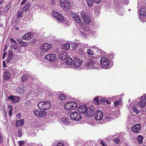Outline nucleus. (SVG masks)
I'll return each mask as SVG.
<instances>
[{"label":"nucleus","mask_w":146,"mask_h":146,"mask_svg":"<svg viewBox=\"0 0 146 146\" xmlns=\"http://www.w3.org/2000/svg\"><path fill=\"white\" fill-rule=\"evenodd\" d=\"M97 58L91 56L87 60L85 66L90 69H96L97 68L98 63L96 62Z\"/></svg>","instance_id":"obj_1"},{"label":"nucleus","mask_w":146,"mask_h":146,"mask_svg":"<svg viewBox=\"0 0 146 146\" xmlns=\"http://www.w3.org/2000/svg\"><path fill=\"white\" fill-rule=\"evenodd\" d=\"M37 106L42 110H46L50 108L51 105L49 102L45 101L39 102L37 104Z\"/></svg>","instance_id":"obj_2"},{"label":"nucleus","mask_w":146,"mask_h":146,"mask_svg":"<svg viewBox=\"0 0 146 146\" xmlns=\"http://www.w3.org/2000/svg\"><path fill=\"white\" fill-rule=\"evenodd\" d=\"M59 3L62 7L64 10H67L70 7V4L66 0H60Z\"/></svg>","instance_id":"obj_3"},{"label":"nucleus","mask_w":146,"mask_h":146,"mask_svg":"<svg viewBox=\"0 0 146 146\" xmlns=\"http://www.w3.org/2000/svg\"><path fill=\"white\" fill-rule=\"evenodd\" d=\"M65 108L67 110H73L75 109L77 107V104L75 102H70L64 105Z\"/></svg>","instance_id":"obj_4"},{"label":"nucleus","mask_w":146,"mask_h":146,"mask_svg":"<svg viewBox=\"0 0 146 146\" xmlns=\"http://www.w3.org/2000/svg\"><path fill=\"white\" fill-rule=\"evenodd\" d=\"M70 117L72 119L75 121H80L82 118L81 115L77 112H74L70 115Z\"/></svg>","instance_id":"obj_5"},{"label":"nucleus","mask_w":146,"mask_h":146,"mask_svg":"<svg viewBox=\"0 0 146 146\" xmlns=\"http://www.w3.org/2000/svg\"><path fill=\"white\" fill-rule=\"evenodd\" d=\"M95 111V108L93 106H90L87 109L86 115L88 117H90L93 115Z\"/></svg>","instance_id":"obj_6"},{"label":"nucleus","mask_w":146,"mask_h":146,"mask_svg":"<svg viewBox=\"0 0 146 146\" xmlns=\"http://www.w3.org/2000/svg\"><path fill=\"white\" fill-rule=\"evenodd\" d=\"M100 63L102 67L106 68L108 67L109 65V61L108 58L103 57L101 59Z\"/></svg>","instance_id":"obj_7"},{"label":"nucleus","mask_w":146,"mask_h":146,"mask_svg":"<svg viewBox=\"0 0 146 146\" xmlns=\"http://www.w3.org/2000/svg\"><path fill=\"white\" fill-rule=\"evenodd\" d=\"M35 115L38 117H42L46 115V113L45 111H42L38 110H35L33 111Z\"/></svg>","instance_id":"obj_8"},{"label":"nucleus","mask_w":146,"mask_h":146,"mask_svg":"<svg viewBox=\"0 0 146 146\" xmlns=\"http://www.w3.org/2000/svg\"><path fill=\"white\" fill-rule=\"evenodd\" d=\"M81 16L86 24H89L90 23L91 21V19L86 15L85 12L82 11L81 12Z\"/></svg>","instance_id":"obj_9"},{"label":"nucleus","mask_w":146,"mask_h":146,"mask_svg":"<svg viewBox=\"0 0 146 146\" xmlns=\"http://www.w3.org/2000/svg\"><path fill=\"white\" fill-rule=\"evenodd\" d=\"M103 117V113L101 111L98 110L96 111L94 115V118L96 120H102Z\"/></svg>","instance_id":"obj_10"},{"label":"nucleus","mask_w":146,"mask_h":146,"mask_svg":"<svg viewBox=\"0 0 146 146\" xmlns=\"http://www.w3.org/2000/svg\"><path fill=\"white\" fill-rule=\"evenodd\" d=\"M52 47V45L51 44H49L48 43H45L42 45L40 47V49L42 52H45L48 51Z\"/></svg>","instance_id":"obj_11"},{"label":"nucleus","mask_w":146,"mask_h":146,"mask_svg":"<svg viewBox=\"0 0 146 146\" xmlns=\"http://www.w3.org/2000/svg\"><path fill=\"white\" fill-rule=\"evenodd\" d=\"M87 106L85 104L80 106H79L78 109V111L80 113L83 114L85 113L87 110Z\"/></svg>","instance_id":"obj_12"},{"label":"nucleus","mask_w":146,"mask_h":146,"mask_svg":"<svg viewBox=\"0 0 146 146\" xmlns=\"http://www.w3.org/2000/svg\"><path fill=\"white\" fill-rule=\"evenodd\" d=\"M7 99L11 100L13 103H16L19 101L20 97L11 95L10 96L8 97Z\"/></svg>","instance_id":"obj_13"},{"label":"nucleus","mask_w":146,"mask_h":146,"mask_svg":"<svg viewBox=\"0 0 146 146\" xmlns=\"http://www.w3.org/2000/svg\"><path fill=\"white\" fill-rule=\"evenodd\" d=\"M82 64V61L80 60L78 58L75 57L74 59V65L76 67H78L81 66Z\"/></svg>","instance_id":"obj_14"},{"label":"nucleus","mask_w":146,"mask_h":146,"mask_svg":"<svg viewBox=\"0 0 146 146\" xmlns=\"http://www.w3.org/2000/svg\"><path fill=\"white\" fill-rule=\"evenodd\" d=\"M52 15L59 21H63L64 20V18L62 15L58 13L53 12Z\"/></svg>","instance_id":"obj_15"},{"label":"nucleus","mask_w":146,"mask_h":146,"mask_svg":"<svg viewBox=\"0 0 146 146\" xmlns=\"http://www.w3.org/2000/svg\"><path fill=\"white\" fill-rule=\"evenodd\" d=\"M45 58L50 62L54 61L56 60L57 59L55 55L52 54H49L47 55Z\"/></svg>","instance_id":"obj_16"},{"label":"nucleus","mask_w":146,"mask_h":146,"mask_svg":"<svg viewBox=\"0 0 146 146\" xmlns=\"http://www.w3.org/2000/svg\"><path fill=\"white\" fill-rule=\"evenodd\" d=\"M141 128V125L140 124H136L132 127L131 130L134 133H138L139 132Z\"/></svg>","instance_id":"obj_17"},{"label":"nucleus","mask_w":146,"mask_h":146,"mask_svg":"<svg viewBox=\"0 0 146 146\" xmlns=\"http://www.w3.org/2000/svg\"><path fill=\"white\" fill-rule=\"evenodd\" d=\"M139 104L141 108H143L144 106H146V97L143 96L141 97Z\"/></svg>","instance_id":"obj_18"},{"label":"nucleus","mask_w":146,"mask_h":146,"mask_svg":"<svg viewBox=\"0 0 146 146\" xmlns=\"http://www.w3.org/2000/svg\"><path fill=\"white\" fill-rule=\"evenodd\" d=\"M33 35H32L31 33L28 32L27 33L25 34L22 37L23 40H29L32 38Z\"/></svg>","instance_id":"obj_19"},{"label":"nucleus","mask_w":146,"mask_h":146,"mask_svg":"<svg viewBox=\"0 0 146 146\" xmlns=\"http://www.w3.org/2000/svg\"><path fill=\"white\" fill-rule=\"evenodd\" d=\"M24 123V120L23 119H21L16 121L15 125L17 127H19L23 126Z\"/></svg>","instance_id":"obj_20"},{"label":"nucleus","mask_w":146,"mask_h":146,"mask_svg":"<svg viewBox=\"0 0 146 146\" xmlns=\"http://www.w3.org/2000/svg\"><path fill=\"white\" fill-rule=\"evenodd\" d=\"M66 57L67 53L66 52H63L62 53H61L59 56V58L62 60L66 59L67 58Z\"/></svg>","instance_id":"obj_21"},{"label":"nucleus","mask_w":146,"mask_h":146,"mask_svg":"<svg viewBox=\"0 0 146 146\" xmlns=\"http://www.w3.org/2000/svg\"><path fill=\"white\" fill-rule=\"evenodd\" d=\"M17 41L19 43L21 46L25 47L27 46L28 45V43L26 42H24L22 41L21 40L17 39Z\"/></svg>","instance_id":"obj_22"},{"label":"nucleus","mask_w":146,"mask_h":146,"mask_svg":"<svg viewBox=\"0 0 146 146\" xmlns=\"http://www.w3.org/2000/svg\"><path fill=\"white\" fill-rule=\"evenodd\" d=\"M140 13L141 15H146V8L145 7L142 6L141 7L140 11Z\"/></svg>","instance_id":"obj_23"},{"label":"nucleus","mask_w":146,"mask_h":146,"mask_svg":"<svg viewBox=\"0 0 146 146\" xmlns=\"http://www.w3.org/2000/svg\"><path fill=\"white\" fill-rule=\"evenodd\" d=\"M11 75L10 74L8 71H5V74L4 76V77L5 80H7L9 79L10 78Z\"/></svg>","instance_id":"obj_24"},{"label":"nucleus","mask_w":146,"mask_h":146,"mask_svg":"<svg viewBox=\"0 0 146 146\" xmlns=\"http://www.w3.org/2000/svg\"><path fill=\"white\" fill-rule=\"evenodd\" d=\"M100 103L102 104H110V102L107 100L104 99H102L100 100Z\"/></svg>","instance_id":"obj_25"},{"label":"nucleus","mask_w":146,"mask_h":146,"mask_svg":"<svg viewBox=\"0 0 146 146\" xmlns=\"http://www.w3.org/2000/svg\"><path fill=\"white\" fill-rule=\"evenodd\" d=\"M143 139V137L141 135L138 136L137 138V140L138 143L140 144L142 143Z\"/></svg>","instance_id":"obj_26"},{"label":"nucleus","mask_w":146,"mask_h":146,"mask_svg":"<svg viewBox=\"0 0 146 146\" xmlns=\"http://www.w3.org/2000/svg\"><path fill=\"white\" fill-rule=\"evenodd\" d=\"M31 5L30 3H27L22 9L24 11H26L29 10V7Z\"/></svg>","instance_id":"obj_27"},{"label":"nucleus","mask_w":146,"mask_h":146,"mask_svg":"<svg viewBox=\"0 0 146 146\" xmlns=\"http://www.w3.org/2000/svg\"><path fill=\"white\" fill-rule=\"evenodd\" d=\"M132 109L134 112L136 114H138L139 113V111L137 109V106H134L132 107Z\"/></svg>","instance_id":"obj_28"},{"label":"nucleus","mask_w":146,"mask_h":146,"mask_svg":"<svg viewBox=\"0 0 146 146\" xmlns=\"http://www.w3.org/2000/svg\"><path fill=\"white\" fill-rule=\"evenodd\" d=\"M104 119L105 120V122H106L110 121L111 118L109 115H107L104 117Z\"/></svg>","instance_id":"obj_29"},{"label":"nucleus","mask_w":146,"mask_h":146,"mask_svg":"<svg viewBox=\"0 0 146 146\" xmlns=\"http://www.w3.org/2000/svg\"><path fill=\"white\" fill-rule=\"evenodd\" d=\"M66 63L68 65H71L72 63V60L69 57L67 58L66 59Z\"/></svg>","instance_id":"obj_30"},{"label":"nucleus","mask_w":146,"mask_h":146,"mask_svg":"<svg viewBox=\"0 0 146 146\" xmlns=\"http://www.w3.org/2000/svg\"><path fill=\"white\" fill-rule=\"evenodd\" d=\"M94 0H87V2L88 6L91 7L93 5Z\"/></svg>","instance_id":"obj_31"},{"label":"nucleus","mask_w":146,"mask_h":146,"mask_svg":"<svg viewBox=\"0 0 146 146\" xmlns=\"http://www.w3.org/2000/svg\"><path fill=\"white\" fill-rule=\"evenodd\" d=\"M11 5V3H9L5 7V8L4 9V12H7L10 7Z\"/></svg>","instance_id":"obj_32"},{"label":"nucleus","mask_w":146,"mask_h":146,"mask_svg":"<svg viewBox=\"0 0 146 146\" xmlns=\"http://www.w3.org/2000/svg\"><path fill=\"white\" fill-rule=\"evenodd\" d=\"M24 11L22 9L21 11H19L17 13V18H18L22 17V14L24 13Z\"/></svg>","instance_id":"obj_33"},{"label":"nucleus","mask_w":146,"mask_h":146,"mask_svg":"<svg viewBox=\"0 0 146 146\" xmlns=\"http://www.w3.org/2000/svg\"><path fill=\"white\" fill-rule=\"evenodd\" d=\"M74 20L78 24H80L81 23V20L80 17L77 16L74 19Z\"/></svg>","instance_id":"obj_34"},{"label":"nucleus","mask_w":146,"mask_h":146,"mask_svg":"<svg viewBox=\"0 0 146 146\" xmlns=\"http://www.w3.org/2000/svg\"><path fill=\"white\" fill-rule=\"evenodd\" d=\"M78 44L76 43H73L71 45V48L72 50H74L77 48Z\"/></svg>","instance_id":"obj_35"},{"label":"nucleus","mask_w":146,"mask_h":146,"mask_svg":"<svg viewBox=\"0 0 146 146\" xmlns=\"http://www.w3.org/2000/svg\"><path fill=\"white\" fill-rule=\"evenodd\" d=\"M66 97L65 95L63 94H60L59 96V99L61 100H64Z\"/></svg>","instance_id":"obj_36"},{"label":"nucleus","mask_w":146,"mask_h":146,"mask_svg":"<svg viewBox=\"0 0 146 146\" xmlns=\"http://www.w3.org/2000/svg\"><path fill=\"white\" fill-rule=\"evenodd\" d=\"M94 100L95 104L96 105H99L100 104L99 99L98 97H95L94 98Z\"/></svg>","instance_id":"obj_37"},{"label":"nucleus","mask_w":146,"mask_h":146,"mask_svg":"<svg viewBox=\"0 0 146 146\" xmlns=\"http://www.w3.org/2000/svg\"><path fill=\"white\" fill-rule=\"evenodd\" d=\"M21 80L22 82L23 83L24 82H26L27 81V78L26 76L23 75L22 77Z\"/></svg>","instance_id":"obj_38"},{"label":"nucleus","mask_w":146,"mask_h":146,"mask_svg":"<svg viewBox=\"0 0 146 146\" xmlns=\"http://www.w3.org/2000/svg\"><path fill=\"white\" fill-rule=\"evenodd\" d=\"M121 100H119L118 101H116L114 102V106L116 107L120 104L121 103Z\"/></svg>","instance_id":"obj_39"},{"label":"nucleus","mask_w":146,"mask_h":146,"mask_svg":"<svg viewBox=\"0 0 146 146\" xmlns=\"http://www.w3.org/2000/svg\"><path fill=\"white\" fill-rule=\"evenodd\" d=\"M98 141H100L101 144L103 146H107V145L106 144V143L102 140V139H100L98 140Z\"/></svg>","instance_id":"obj_40"},{"label":"nucleus","mask_w":146,"mask_h":146,"mask_svg":"<svg viewBox=\"0 0 146 146\" xmlns=\"http://www.w3.org/2000/svg\"><path fill=\"white\" fill-rule=\"evenodd\" d=\"M61 120L63 122L65 123H67L68 122V119L66 117L62 118Z\"/></svg>","instance_id":"obj_41"},{"label":"nucleus","mask_w":146,"mask_h":146,"mask_svg":"<svg viewBox=\"0 0 146 146\" xmlns=\"http://www.w3.org/2000/svg\"><path fill=\"white\" fill-rule=\"evenodd\" d=\"M88 54L90 55H93V51L91 49H89L87 51Z\"/></svg>","instance_id":"obj_42"},{"label":"nucleus","mask_w":146,"mask_h":146,"mask_svg":"<svg viewBox=\"0 0 146 146\" xmlns=\"http://www.w3.org/2000/svg\"><path fill=\"white\" fill-rule=\"evenodd\" d=\"M13 56V51L12 50H10L9 52V54L8 57L12 58Z\"/></svg>","instance_id":"obj_43"},{"label":"nucleus","mask_w":146,"mask_h":146,"mask_svg":"<svg viewBox=\"0 0 146 146\" xmlns=\"http://www.w3.org/2000/svg\"><path fill=\"white\" fill-rule=\"evenodd\" d=\"M64 46L65 47V49L67 50L69 48L70 45L69 43L65 44H64Z\"/></svg>","instance_id":"obj_44"},{"label":"nucleus","mask_w":146,"mask_h":146,"mask_svg":"<svg viewBox=\"0 0 146 146\" xmlns=\"http://www.w3.org/2000/svg\"><path fill=\"white\" fill-rule=\"evenodd\" d=\"M18 44H15V45H13L12 46L11 48L12 49H14V50H17L18 48Z\"/></svg>","instance_id":"obj_45"},{"label":"nucleus","mask_w":146,"mask_h":146,"mask_svg":"<svg viewBox=\"0 0 146 146\" xmlns=\"http://www.w3.org/2000/svg\"><path fill=\"white\" fill-rule=\"evenodd\" d=\"M77 16V15L75 13H72L70 14V16L74 19Z\"/></svg>","instance_id":"obj_46"},{"label":"nucleus","mask_w":146,"mask_h":146,"mask_svg":"<svg viewBox=\"0 0 146 146\" xmlns=\"http://www.w3.org/2000/svg\"><path fill=\"white\" fill-rule=\"evenodd\" d=\"M19 145L21 146L25 143V141H18Z\"/></svg>","instance_id":"obj_47"},{"label":"nucleus","mask_w":146,"mask_h":146,"mask_svg":"<svg viewBox=\"0 0 146 146\" xmlns=\"http://www.w3.org/2000/svg\"><path fill=\"white\" fill-rule=\"evenodd\" d=\"M114 141L115 143L118 144L119 142L120 139L119 138H115L114 139Z\"/></svg>","instance_id":"obj_48"},{"label":"nucleus","mask_w":146,"mask_h":146,"mask_svg":"<svg viewBox=\"0 0 146 146\" xmlns=\"http://www.w3.org/2000/svg\"><path fill=\"white\" fill-rule=\"evenodd\" d=\"M18 135L19 137H21L22 135V131L20 129L18 132Z\"/></svg>","instance_id":"obj_49"},{"label":"nucleus","mask_w":146,"mask_h":146,"mask_svg":"<svg viewBox=\"0 0 146 146\" xmlns=\"http://www.w3.org/2000/svg\"><path fill=\"white\" fill-rule=\"evenodd\" d=\"M10 40L12 42H14L17 44V43L16 41L14 39L12 38H10Z\"/></svg>","instance_id":"obj_50"},{"label":"nucleus","mask_w":146,"mask_h":146,"mask_svg":"<svg viewBox=\"0 0 146 146\" xmlns=\"http://www.w3.org/2000/svg\"><path fill=\"white\" fill-rule=\"evenodd\" d=\"M7 113L6 112V111H5L4 112V119H7Z\"/></svg>","instance_id":"obj_51"},{"label":"nucleus","mask_w":146,"mask_h":146,"mask_svg":"<svg viewBox=\"0 0 146 146\" xmlns=\"http://www.w3.org/2000/svg\"><path fill=\"white\" fill-rule=\"evenodd\" d=\"M94 2L96 3H99L102 1V0H94Z\"/></svg>","instance_id":"obj_52"},{"label":"nucleus","mask_w":146,"mask_h":146,"mask_svg":"<svg viewBox=\"0 0 146 146\" xmlns=\"http://www.w3.org/2000/svg\"><path fill=\"white\" fill-rule=\"evenodd\" d=\"M55 146H64V145L61 143H59Z\"/></svg>","instance_id":"obj_53"},{"label":"nucleus","mask_w":146,"mask_h":146,"mask_svg":"<svg viewBox=\"0 0 146 146\" xmlns=\"http://www.w3.org/2000/svg\"><path fill=\"white\" fill-rule=\"evenodd\" d=\"M3 143L2 137L1 134H0V143Z\"/></svg>","instance_id":"obj_54"},{"label":"nucleus","mask_w":146,"mask_h":146,"mask_svg":"<svg viewBox=\"0 0 146 146\" xmlns=\"http://www.w3.org/2000/svg\"><path fill=\"white\" fill-rule=\"evenodd\" d=\"M12 108H11V109H10V110L9 111V115L10 116H11L12 114Z\"/></svg>","instance_id":"obj_55"},{"label":"nucleus","mask_w":146,"mask_h":146,"mask_svg":"<svg viewBox=\"0 0 146 146\" xmlns=\"http://www.w3.org/2000/svg\"><path fill=\"white\" fill-rule=\"evenodd\" d=\"M17 117L18 119H19L21 117V114L20 113H18L17 114Z\"/></svg>","instance_id":"obj_56"},{"label":"nucleus","mask_w":146,"mask_h":146,"mask_svg":"<svg viewBox=\"0 0 146 146\" xmlns=\"http://www.w3.org/2000/svg\"><path fill=\"white\" fill-rule=\"evenodd\" d=\"M26 0H23L21 3V5H22L25 4L26 3Z\"/></svg>","instance_id":"obj_57"},{"label":"nucleus","mask_w":146,"mask_h":146,"mask_svg":"<svg viewBox=\"0 0 146 146\" xmlns=\"http://www.w3.org/2000/svg\"><path fill=\"white\" fill-rule=\"evenodd\" d=\"M3 10V8L1 7H0V15L2 14Z\"/></svg>","instance_id":"obj_58"},{"label":"nucleus","mask_w":146,"mask_h":146,"mask_svg":"<svg viewBox=\"0 0 146 146\" xmlns=\"http://www.w3.org/2000/svg\"><path fill=\"white\" fill-rule=\"evenodd\" d=\"M6 54H7V52H5L3 54V57H2V58H3V59H4L5 58V56L6 55Z\"/></svg>","instance_id":"obj_59"},{"label":"nucleus","mask_w":146,"mask_h":146,"mask_svg":"<svg viewBox=\"0 0 146 146\" xmlns=\"http://www.w3.org/2000/svg\"><path fill=\"white\" fill-rule=\"evenodd\" d=\"M11 58L10 57H8L7 60V62H9L11 59Z\"/></svg>","instance_id":"obj_60"},{"label":"nucleus","mask_w":146,"mask_h":146,"mask_svg":"<svg viewBox=\"0 0 146 146\" xmlns=\"http://www.w3.org/2000/svg\"><path fill=\"white\" fill-rule=\"evenodd\" d=\"M5 0H0V4L1 5L4 2Z\"/></svg>","instance_id":"obj_61"},{"label":"nucleus","mask_w":146,"mask_h":146,"mask_svg":"<svg viewBox=\"0 0 146 146\" xmlns=\"http://www.w3.org/2000/svg\"><path fill=\"white\" fill-rule=\"evenodd\" d=\"M7 45H5L4 48L3 49V51L4 52L5 51L7 50Z\"/></svg>","instance_id":"obj_62"},{"label":"nucleus","mask_w":146,"mask_h":146,"mask_svg":"<svg viewBox=\"0 0 146 146\" xmlns=\"http://www.w3.org/2000/svg\"><path fill=\"white\" fill-rule=\"evenodd\" d=\"M3 66L4 67H6L5 62V61L3 62Z\"/></svg>","instance_id":"obj_63"},{"label":"nucleus","mask_w":146,"mask_h":146,"mask_svg":"<svg viewBox=\"0 0 146 146\" xmlns=\"http://www.w3.org/2000/svg\"><path fill=\"white\" fill-rule=\"evenodd\" d=\"M78 52H80V53H82V49H79L78 50Z\"/></svg>","instance_id":"obj_64"}]
</instances>
